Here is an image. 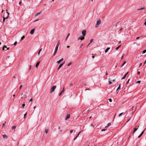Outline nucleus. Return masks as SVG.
<instances>
[{
    "label": "nucleus",
    "mask_w": 146,
    "mask_h": 146,
    "mask_svg": "<svg viewBox=\"0 0 146 146\" xmlns=\"http://www.w3.org/2000/svg\"><path fill=\"white\" fill-rule=\"evenodd\" d=\"M81 131H80L79 133H78V134L77 135V136H78H78L79 135H80V133L81 132Z\"/></svg>",
    "instance_id": "37998d69"
},
{
    "label": "nucleus",
    "mask_w": 146,
    "mask_h": 146,
    "mask_svg": "<svg viewBox=\"0 0 146 146\" xmlns=\"http://www.w3.org/2000/svg\"><path fill=\"white\" fill-rule=\"evenodd\" d=\"M58 45H56V48H55V50H58V46H58Z\"/></svg>",
    "instance_id": "412c9836"
},
{
    "label": "nucleus",
    "mask_w": 146,
    "mask_h": 146,
    "mask_svg": "<svg viewBox=\"0 0 146 146\" xmlns=\"http://www.w3.org/2000/svg\"><path fill=\"white\" fill-rule=\"evenodd\" d=\"M21 96H22V98H25L26 97V96L25 94H22L21 95Z\"/></svg>",
    "instance_id": "0eeeda50"
},
{
    "label": "nucleus",
    "mask_w": 146,
    "mask_h": 146,
    "mask_svg": "<svg viewBox=\"0 0 146 146\" xmlns=\"http://www.w3.org/2000/svg\"><path fill=\"white\" fill-rule=\"evenodd\" d=\"M126 76L125 75H124V76L123 77V78H122L121 79L122 80V79H125V78H126Z\"/></svg>",
    "instance_id": "c756f323"
},
{
    "label": "nucleus",
    "mask_w": 146,
    "mask_h": 146,
    "mask_svg": "<svg viewBox=\"0 0 146 146\" xmlns=\"http://www.w3.org/2000/svg\"><path fill=\"white\" fill-rule=\"evenodd\" d=\"M25 38V36H22L21 38V39L22 40H23Z\"/></svg>",
    "instance_id": "7c9ffc66"
},
{
    "label": "nucleus",
    "mask_w": 146,
    "mask_h": 146,
    "mask_svg": "<svg viewBox=\"0 0 146 146\" xmlns=\"http://www.w3.org/2000/svg\"><path fill=\"white\" fill-rule=\"evenodd\" d=\"M35 29H32L30 31V34H34Z\"/></svg>",
    "instance_id": "39448f33"
},
{
    "label": "nucleus",
    "mask_w": 146,
    "mask_h": 146,
    "mask_svg": "<svg viewBox=\"0 0 146 146\" xmlns=\"http://www.w3.org/2000/svg\"><path fill=\"white\" fill-rule=\"evenodd\" d=\"M83 44H82L81 45H80V48H81L82 47V46H83Z\"/></svg>",
    "instance_id": "3c124183"
},
{
    "label": "nucleus",
    "mask_w": 146,
    "mask_h": 146,
    "mask_svg": "<svg viewBox=\"0 0 146 146\" xmlns=\"http://www.w3.org/2000/svg\"><path fill=\"white\" fill-rule=\"evenodd\" d=\"M140 73V72H139V71L138 72H137V74H139Z\"/></svg>",
    "instance_id": "680f3d73"
},
{
    "label": "nucleus",
    "mask_w": 146,
    "mask_h": 146,
    "mask_svg": "<svg viewBox=\"0 0 146 146\" xmlns=\"http://www.w3.org/2000/svg\"><path fill=\"white\" fill-rule=\"evenodd\" d=\"M70 117V115H68L65 117V120H67L68 118Z\"/></svg>",
    "instance_id": "9b49d317"
},
{
    "label": "nucleus",
    "mask_w": 146,
    "mask_h": 146,
    "mask_svg": "<svg viewBox=\"0 0 146 146\" xmlns=\"http://www.w3.org/2000/svg\"><path fill=\"white\" fill-rule=\"evenodd\" d=\"M144 24L145 25H146V21L144 23Z\"/></svg>",
    "instance_id": "69168bd1"
},
{
    "label": "nucleus",
    "mask_w": 146,
    "mask_h": 146,
    "mask_svg": "<svg viewBox=\"0 0 146 146\" xmlns=\"http://www.w3.org/2000/svg\"><path fill=\"white\" fill-rule=\"evenodd\" d=\"M70 86H71L72 85V83H71L70 84Z\"/></svg>",
    "instance_id": "bf43d9fd"
},
{
    "label": "nucleus",
    "mask_w": 146,
    "mask_h": 146,
    "mask_svg": "<svg viewBox=\"0 0 146 146\" xmlns=\"http://www.w3.org/2000/svg\"><path fill=\"white\" fill-rule=\"evenodd\" d=\"M92 57L93 58H94V57H95V56H92Z\"/></svg>",
    "instance_id": "052dcab7"
},
{
    "label": "nucleus",
    "mask_w": 146,
    "mask_h": 146,
    "mask_svg": "<svg viewBox=\"0 0 146 146\" xmlns=\"http://www.w3.org/2000/svg\"><path fill=\"white\" fill-rule=\"evenodd\" d=\"M25 104H22V106H23V108L25 106Z\"/></svg>",
    "instance_id": "473e14b6"
},
{
    "label": "nucleus",
    "mask_w": 146,
    "mask_h": 146,
    "mask_svg": "<svg viewBox=\"0 0 146 146\" xmlns=\"http://www.w3.org/2000/svg\"><path fill=\"white\" fill-rule=\"evenodd\" d=\"M6 123V122H5L3 124V127H4L5 126V123Z\"/></svg>",
    "instance_id": "c9c22d12"
},
{
    "label": "nucleus",
    "mask_w": 146,
    "mask_h": 146,
    "mask_svg": "<svg viewBox=\"0 0 146 146\" xmlns=\"http://www.w3.org/2000/svg\"><path fill=\"white\" fill-rule=\"evenodd\" d=\"M123 113V112H122L121 113H120L119 115V117H120L122 115V114Z\"/></svg>",
    "instance_id": "2f4dec72"
},
{
    "label": "nucleus",
    "mask_w": 146,
    "mask_h": 146,
    "mask_svg": "<svg viewBox=\"0 0 146 146\" xmlns=\"http://www.w3.org/2000/svg\"><path fill=\"white\" fill-rule=\"evenodd\" d=\"M7 16L6 17H3V22H4L5 19H8L9 18V13H8L7 12Z\"/></svg>",
    "instance_id": "7ed1b4c3"
},
{
    "label": "nucleus",
    "mask_w": 146,
    "mask_h": 146,
    "mask_svg": "<svg viewBox=\"0 0 146 146\" xmlns=\"http://www.w3.org/2000/svg\"><path fill=\"white\" fill-rule=\"evenodd\" d=\"M27 115V113H25L24 115V118H25V116H26V115Z\"/></svg>",
    "instance_id": "de8ad7c7"
},
{
    "label": "nucleus",
    "mask_w": 146,
    "mask_h": 146,
    "mask_svg": "<svg viewBox=\"0 0 146 146\" xmlns=\"http://www.w3.org/2000/svg\"><path fill=\"white\" fill-rule=\"evenodd\" d=\"M3 47L4 48H7V47L6 45H4Z\"/></svg>",
    "instance_id": "5fc2aeb1"
},
{
    "label": "nucleus",
    "mask_w": 146,
    "mask_h": 146,
    "mask_svg": "<svg viewBox=\"0 0 146 146\" xmlns=\"http://www.w3.org/2000/svg\"><path fill=\"white\" fill-rule=\"evenodd\" d=\"M3 138H6L7 139V135H3Z\"/></svg>",
    "instance_id": "2eb2a0df"
},
{
    "label": "nucleus",
    "mask_w": 146,
    "mask_h": 146,
    "mask_svg": "<svg viewBox=\"0 0 146 146\" xmlns=\"http://www.w3.org/2000/svg\"><path fill=\"white\" fill-rule=\"evenodd\" d=\"M59 44H60V42H59V41L58 42V43L56 45H58L59 46Z\"/></svg>",
    "instance_id": "603ef678"
},
{
    "label": "nucleus",
    "mask_w": 146,
    "mask_h": 146,
    "mask_svg": "<svg viewBox=\"0 0 146 146\" xmlns=\"http://www.w3.org/2000/svg\"><path fill=\"white\" fill-rule=\"evenodd\" d=\"M67 48H69L70 47V46H67Z\"/></svg>",
    "instance_id": "774afa93"
},
{
    "label": "nucleus",
    "mask_w": 146,
    "mask_h": 146,
    "mask_svg": "<svg viewBox=\"0 0 146 146\" xmlns=\"http://www.w3.org/2000/svg\"><path fill=\"white\" fill-rule=\"evenodd\" d=\"M139 127V126H138L137 128H135V129H134V130H133V133H135V132L137 130L138 128Z\"/></svg>",
    "instance_id": "9d476101"
},
{
    "label": "nucleus",
    "mask_w": 146,
    "mask_h": 146,
    "mask_svg": "<svg viewBox=\"0 0 146 146\" xmlns=\"http://www.w3.org/2000/svg\"><path fill=\"white\" fill-rule=\"evenodd\" d=\"M121 46V45H120L118 46L116 48H115V50H117Z\"/></svg>",
    "instance_id": "b1692460"
},
{
    "label": "nucleus",
    "mask_w": 146,
    "mask_h": 146,
    "mask_svg": "<svg viewBox=\"0 0 146 146\" xmlns=\"http://www.w3.org/2000/svg\"><path fill=\"white\" fill-rule=\"evenodd\" d=\"M146 63V60L144 62V65H145Z\"/></svg>",
    "instance_id": "0e129e2a"
},
{
    "label": "nucleus",
    "mask_w": 146,
    "mask_h": 146,
    "mask_svg": "<svg viewBox=\"0 0 146 146\" xmlns=\"http://www.w3.org/2000/svg\"><path fill=\"white\" fill-rule=\"evenodd\" d=\"M142 62L141 63H140V64H139V66H141L142 65Z\"/></svg>",
    "instance_id": "4d7b16f0"
},
{
    "label": "nucleus",
    "mask_w": 146,
    "mask_h": 146,
    "mask_svg": "<svg viewBox=\"0 0 146 146\" xmlns=\"http://www.w3.org/2000/svg\"><path fill=\"white\" fill-rule=\"evenodd\" d=\"M93 40V39H91L90 40V43L88 44L87 47L92 42Z\"/></svg>",
    "instance_id": "f3484780"
},
{
    "label": "nucleus",
    "mask_w": 146,
    "mask_h": 146,
    "mask_svg": "<svg viewBox=\"0 0 146 146\" xmlns=\"http://www.w3.org/2000/svg\"><path fill=\"white\" fill-rule=\"evenodd\" d=\"M38 20H39V19H37V20H35L34 21V22H35L37 21H38Z\"/></svg>",
    "instance_id": "6e6d98bb"
},
{
    "label": "nucleus",
    "mask_w": 146,
    "mask_h": 146,
    "mask_svg": "<svg viewBox=\"0 0 146 146\" xmlns=\"http://www.w3.org/2000/svg\"><path fill=\"white\" fill-rule=\"evenodd\" d=\"M111 125V123H108L107 125L105 127L106 128H108V127L109 126H110Z\"/></svg>",
    "instance_id": "4468645a"
},
{
    "label": "nucleus",
    "mask_w": 146,
    "mask_h": 146,
    "mask_svg": "<svg viewBox=\"0 0 146 146\" xmlns=\"http://www.w3.org/2000/svg\"><path fill=\"white\" fill-rule=\"evenodd\" d=\"M42 50V48H41L39 50V51H38V56L39 55L40 53V52Z\"/></svg>",
    "instance_id": "6ab92c4d"
},
{
    "label": "nucleus",
    "mask_w": 146,
    "mask_h": 146,
    "mask_svg": "<svg viewBox=\"0 0 146 146\" xmlns=\"http://www.w3.org/2000/svg\"><path fill=\"white\" fill-rule=\"evenodd\" d=\"M70 35V33H68L67 36H66V39H65V40H66L68 39V38L69 36V35Z\"/></svg>",
    "instance_id": "aec40b11"
},
{
    "label": "nucleus",
    "mask_w": 146,
    "mask_h": 146,
    "mask_svg": "<svg viewBox=\"0 0 146 146\" xmlns=\"http://www.w3.org/2000/svg\"><path fill=\"white\" fill-rule=\"evenodd\" d=\"M144 9V7H143V8H141L140 9H137V11H140V10H142L143 9Z\"/></svg>",
    "instance_id": "4be33fe9"
},
{
    "label": "nucleus",
    "mask_w": 146,
    "mask_h": 146,
    "mask_svg": "<svg viewBox=\"0 0 146 146\" xmlns=\"http://www.w3.org/2000/svg\"><path fill=\"white\" fill-rule=\"evenodd\" d=\"M40 12H38V13H37L35 15V16L36 17V16H37V15H39L40 14Z\"/></svg>",
    "instance_id": "5701e85b"
},
{
    "label": "nucleus",
    "mask_w": 146,
    "mask_h": 146,
    "mask_svg": "<svg viewBox=\"0 0 146 146\" xmlns=\"http://www.w3.org/2000/svg\"><path fill=\"white\" fill-rule=\"evenodd\" d=\"M84 36H83L82 37H79L78 38V40H84Z\"/></svg>",
    "instance_id": "423d86ee"
},
{
    "label": "nucleus",
    "mask_w": 146,
    "mask_h": 146,
    "mask_svg": "<svg viewBox=\"0 0 146 146\" xmlns=\"http://www.w3.org/2000/svg\"><path fill=\"white\" fill-rule=\"evenodd\" d=\"M57 50H55L54 51V54H53V55L54 56H55V55H56V54L57 52Z\"/></svg>",
    "instance_id": "dca6fc26"
},
{
    "label": "nucleus",
    "mask_w": 146,
    "mask_h": 146,
    "mask_svg": "<svg viewBox=\"0 0 146 146\" xmlns=\"http://www.w3.org/2000/svg\"><path fill=\"white\" fill-rule=\"evenodd\" d=\"M126 63V62L125 61H124L123 62V64L121 65V67H122V66H123Z\"/></svg>",
    "instance_id": "393cba45"
},
{
    "label": "nucleus",
    "mask_w": 146,
    "mask_h": 146,
    "mask_svg": "<svg viewBox=\"0 0 146 146\" xmlns=\"http://www.w3.org/2000/svg\"><path fill=\"white\" fill-rule=\"evenodd\" d=\"M145 52H146V50H145L143 51V53L144 54V53H145Z\"/></svg>",
    "instance_id": "72a5a7b5"
},
{
    "label": "nucleus",
    "mask_w": 146,
    "mask_h": 146,
    "mask_svg": "<svg viewBox=\"0 0 146 146\" xmlns=\"http://www.w3.org/2000/svg\"><path fill=\"white\" fill-rule=\"evenodd\" d=\"M110 48H107L105 50V53H106L110 49Z\"/></svg>",
    "instance_id": "a211bd4d"
},
{
    "label": "nucleus",
    "mask_w": 146,
    "mask_h": 146,
    "mask_svg": "<svg viewBox=\"0 0 146 146\" xmlns=\"http://www.w3.org/2000/svg\"><path fill=\"white\" fill-rule=\"evenodd\" d=\"M64 88H63V89L62 90L61 92L59 94V96H60L61 95V94L63 92H64Z\"/></svg>",
    "instance_id": "6e6552de"
},
{
    "label": "nucleus",
    "mask_w": 146,
    "mask_h": 146,
    "mask_svg": "<svg viewBox=\"0 0 146 146\" xmlns=\"http://www.w3.org/2000/svg\"><path fill=\"white\" fill-rule=\"evenodd\" d=\"M86 32V30H84L82 31V33L83 36H85Z\"/></svg>",
    "instance_id": "20e7f679"
},
{
    "label": "nucleus",
    "mask_w": 146,
    "mask_h": 146,
    "mask_svg": "<svg viewBox=\"0 0 146 146\" xmlns=\"http://www.w3.org/2000/svg\"><path fill=\"white\" fill-rule=\"evenodd\" d=\"M129 80H130V79H129L126 82V84H128L129 82Z\"/></svg>",
    "instance_id": "f704fd0d"
},
{
    "label": "nucleus",
    "mask_w": 146,
    "mask_h": 146,
    "mask_svg": "<svg viewBox=\"0 0 146 146\" xmlns=\"http://www.w3.org/2000/svg\"><path fill=\"white\" fill-rule=\"evenodd\" d=\"M33 100V98H31L30 100H29V103H30L31 102V104H32V101Z\"/></svg>",
    "instance_id": "cd10ccee"
},
{
    "label": "nucleus",
    "mask_w": 146,
    "mask_h": 146,
    "mask_svg": "<svg viewBox=\"0 0 146 146\" xmlns=\"http://www.w3.org/2000/svg\"><path fill=\"white\" fill-rule=\"evenodd\" d=\"M101 23V21L100 20H98L97 21L96 24L95 25V27L97 28L98 27V26L100 25Z\"/></svg>",
    "instance_id": "f03ea898"
},
{
    "label": "nucleus",
    "mask_w": 146,
    "mask_h": 146,
    "mask_svg": "<svg viewBox=\"0 0 146 146\" xmlns=\"http://www.w3.org/2000/svg\"><path fill=\"white\" fill-rule=\"evenodd\" d=\"M17 44V41H15V42L14 43V45H16Z\"/></svg>",
    "instance_id": "79ce46f5"
},
{
    "label": "nucleus",
    "mask_w": 146,
    "mask_h": 146,
    "mask_svg": "<svg viewBox=\"0 0 146 146\" xmlns=\"http://www.w3.org/2000/svg\"><path fill=\"white\" fill-rule=\"evenodd\" d=\"M73 131V130H70V133H72Z\"/></svg>",
    "instance_id": "ea45409f"
},
{
    "label": "nucleus",
    "mask_w": 146,
    "mask_h": 146,
    "mask_svg": "<svg viewBox=\"0 0 146 146\" xmlns=\"http://www.w3.org/2000/svg\"><path fill=\"white\" fill-rule=\"evenodd\" d=\"M145 129H144V130L141 133L143 134L144 133V131H145Z\"/></svg>",
    "instance_id": "864d4df0"
},
{
    "label": "nucleus",
    "mask_w": 146,
    "mask_h": 146,
    "mask_svg": "<svg viewBox=\"0 0 146 146\" xmlns=\"http://www.w3.org/2000/svg\"><path fill=\"white\" fill-rule=\"evenodd\" d=\"M22 87V85H20V87H19V89L20 90V89H21V88Z\"/></svg>",
    "instance_id": "4c0bfd02"
},
{
    "label": "nucleus",
    "mask_w": 146,
    "mask_h": 146,
    "mask_svg": "<svg viewBox=\"0 0 146 146\" xmlns=\"http://www.w3.org/2000/svg\"><path fill=\"white\" fill-rule=\"evenodd\" d=\"M31 65H30V67H29V70H30L31 69Z\"/></svg>",
    "instance_id": "8fccbe9b"
},
{
    "label": "nucleus",
    "mask_w": 146,
    "mask_h": 146,
    "mask_svg": "<svg viewBox=\"0 0 146 146\" xmlns=\"http://www.w3.org/2000/svg\"><path fill=\"white\" fill-rule=\"evenodd\" d=\"M40 61H39L37 62V63L36 65V68H37L38 66L40 64Z\"/></svg>",
    "instance_id": "1a4fd4ad"
},
{
    "label": "nucleus",
    "mask_w": 146,
    "mask_h": 146,
    "mask_svg": "<svg viewBox=\"0 0 146 146\" xmlns=\"http://www.w3.org/2000/svg\"><path fill=\"white\" fill-rule=\"evenodd\" d=\"M63 60V58H62L61 59L59 60L57 62V63L59 64L60 63V62H61Z\"/></svg>",
    "instance_id": "ddd939ff"
},
{
    "label": "nucleus",
    "mask_w": 146,
    "mask_h": 146,
    "mask_svg": "<svg viewBox=\"0 0 146 146\" xmlns=\"http://www.w3.org/2000/svg\"><path fill=\"white\" fill-rule=\"evenodd\" d=\"M72 64V62H70V63H69L68 65V66H69L71 64Z\"/></svg>",
    "instance_id": "c03bdc74"
},
{
    "label": "nucleus",
    "mask_w": 146,
    "mask_h": 146,
    "mask_svg": "<svg viewBox=\"0 0 146 146\" xmlns=\"http://www.w3.org/2000/svg\"><path fill=\"white\" fill-rule=\"evenodd\" d=\"M106 130V129H102V131H105Z\"/></svg>",
    "instance_id": "49530a36"
},
{
    "label": "nucleus",
    "mask_w": 146,
    "mask_h": 146,
    "mask_svg": "<svg viewBox=\"0 0 146 146\" xmlns=\"http://www.w3.org/2000/svg\"><path fill=\"white\" fill-rule=\"evenodd\" d=\"M111 81H110L109 80V84H111Z\"/></svg>",
    "instance_id": "a18cd8bd"
},
{
    "label": "nucleus",
    "mask_w": 146,
    "mask_h": 146,
    "mask_svg": "<svg viewBox=\"0 0 146 146\" xmlns=\"http://www.w3.org/2000/svg\"><path fill=\"white\" fill-rule=\"evenodd\" d=\"M136 83H137L140 84V81H139V80L138 81L136 82Z\"/></svg>",
    "instance_id": "a19ab883"
},
{
    "label": "nucleus",
    "mask_w": 146,
    "mask_h": 146,
    "mask_svg": "<svg viewBox=\"0 0 146 146\" xmlns=\"http://www.w3.org/2000/svg\"><path fill=\"white\" fill-rule=\"evenodd\" d=\"M120 88H121V84H120L119 87H118V88H117V89L120 90Z\"/></svg>",
    "instance_id": "bb28decb"
},
{
    "label": "nucleus",
    "mask_w": 146,
    "mask_h": 146,
    "mask_svg": "<svg viewBox=\"0 0 146 146\" xmlns=\"http://www.w3.org/2000/svg\"><path fill=\"white\" fill-rule=\"evenodd\" d=\"M128 72H127L126 73V74H125V76H127V74H128Z\"/></svg>",
    "instance_id": "13d9d810"
},
{
    "label": "nucleus",
    "mask_w": 146,
    "mask_h": 146,
    "mask_svg": "<svg viewBox=\"0 0 146 146\" xmlns=\"http://www.w3.org/2000/svg\"><path fill=\"white\" fill-rule=\"evenodd\" d=\"M119 90H118V89H117L116 92L117 93H118L119 92Z\"/></svg>",
    "instance_id": "58836bf2"
},
{
    "label": "nucleus",
    "mask_w": 146,
    "mask_h": 146,
    "mask_svg": "<svg viewBox=\"0 0 146 146\" xmlns=\"http://www.w3.org/2000/svg\"><path fill=\"white\" fill-rule=\"evenodd\" d=\"M109 100L110 102H112V100L110 98L109 99Z\"/></svg>",
    "instance_id": "e433bc0d"
},
{
    "label": "nucleus",
    "mask_w": 146,
    "mask_h": 146,
    "mask_svg": "<svg viewBox=\"0 0 146 146\" xmlns=\"http://www.w3.org/2000/svg\"><path fill=\"white\" fill-rule=\"evenodd\" d=\"M63 65V64H60L59 65V67H58V70H59L60 68Z\"/></svg>",
    "instance_id": "f8f14e48"
},
{
    "label": "nucleus",
    "mask_w": 146,
    "mask_h": 146,
    "mask_svg": "<svg viewBox=\"0 0 146 146\" xmlns=\"http://www.w3.org/2000/svg\"><path fill=\"white\" fill-rule=\"evenodd\" d=\"M21 1H20L19 2V4L20 5V4H21Z\"/></svg>",
    "instance_id": "338daca9"
},
{
    "label": "nucleus",
    "mask_w": 146,
    "mask_h": 146,
    "mask_svg": "<svg viewBox=\"0 0 146 146\" xmlns=\"http://www.w3.org/2000/svg\"><path fill=\"white\" fill-rule=\"evenodd\" d=\"M48 129H46L45 130V133L46 134H47L48 133Z\"/></svg>",
    "instance_id": "a878e982"
},
{
    "label": "nucleus",
    "mask_w": 146,
    "mask_h": 146,
    "mask_svg": "<svg viewBox=\"0 0 146 146\" xmlns=\"http://www.w3.org/2000/svg\"><path fill=\"white\" fill-rule=\"evenodd\" d=\"M16 128V127L15 126H12L11 128L12 129H15Z\"/></svg>",
    "instance_id": "c85d7f7f"
},
{
    "label": "nucleus",
    "mask_w": 146,
    "mask_h": 146,
    "mask_svg": "<svg viewBox=\"0 0 146 146\" xmlns=\"http://www.w3.org/2000/svg\"><path fill=\"white\" fill-rule=\"evenodd\" d=\"M130 118H129V119L127 121V122H128V121L130 120Z\"/></svg>",
    "instance_id": "e2e57ef3"
},
{
    "label": "nucleus",
    "mask_w": 146,
    "mask_h": 146,
    "mask_svg": "<svg viewBox=\"0 0 146 146\" xmlns=\"http://www.w3.org/2000/svg\"><path fill=\"white\" fill-rule=\"evenodd\" d=\"M56 86H54L52 87L50 89V93H51L53 92L56 88Z\"/></svg>",
    "instance_id": "f257e3e1"
},
{
    "label": "nucleus",
    "mask_w": 146,
    "mask_h": 146,
    "mask_svg": "<svg viewBox=\"0 0 146 146\" xmlns=\"http://www.w3.org/2000/svg\"><path fill=\"white\" fill-rule=\"evenodd\" d=\"M78 137V136H76V137L75 138H74V140H75L76 139V138Z\"/></svg>",
    "instance_id": "09e8293b"
}]
</instances>
